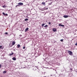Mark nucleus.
<instances>
[{
  "instance_id": "obj_20",
  "label": "nucleus",
  "mask_w": 77,
  "mask_h": 77,
  "mask_svg": "<svg viewBox=\"0 0 77 77\" xmlns=\"http://www.w3.org/2000/svg\"><path fill=\"white\" fill-rule=\"evenodd\" d=\"M6 73V71H4L3 72V73L4 74H5V73Z\"/></svg>"
},
{
  "instance_id": "obj_29",
  "label": "nucleus",
  "mask_w": 77,
  "mask_h": 77,
  "mask_svg": "<svg viewBox=\"0 0 77 77\" xmlns=\"http://www.w3.org/2000/svg\"><path fill=\"white\" fill-rule=\"evenodd\" d=\"M49 24H51V23L49 22Z\"/></svg>"
},
{
  "instance_id": "obj_28",
  "label": "nucleus",
  "mask_w": 77,
  "mask_h": 77,
  "mask_svg": "<svg viewBox=\"0 0 77 77\" xmlns=\"http://www.w3.org/2000/svg\"><path fill=\"white\" fill-rule=\"evenodd\" d=\"M70 70H72V68H70Z\"/></svg>"
},
{
  "instance_id": "obj_10",
  "label": "nucleus",
  "mask_w": 77,
  "mask_h": 77,
  "mask_svg": "<svg viewBox=\"0 0 77 77\" xmlns=\"http://www.w3.org/2000/svg\"><path fill=\"white\" fill-rule=\"evenodd\" d=\"M12 59H13V60H16V58L15 57H13Z\"/></svg>"
},
{
  "instance_id": "obj_9",
  "label": "nucleus",
  "mask_w": 77,
  "mask_h": 77,
  "mask_svg": "<svg viewBox=\"0 0 77 77\" xmlns=\"http://www.w3.org/2000/svg\"><path fill=\"white\" fill-rule=\"evenodd\" d=\"M17 46V48H20V45H18Z\"/></svg>"
},
{
  "instance_id": "obj_11",
  "label": "nucleus",
  "mask_w": 77,
  "mask_h": 77,
  "mask_svg": "<svg viewBox=\"0 0 77 77\" xmlns=\"http://www.w3.org/2000/svg\"><path fill=\"white\" fill-rule=\"evenodd\" d=\"M41 10V11H45V9H44V8H42Z\"/></svg>"
},
{
  "instance_id": "obj_8",
  "label": "nucleus",
  "mask_w": 77,
  "mask_h": 77,
  "mask_svg": "<svg viewBox=\"0 0 77 77\" xmlns=\"http://www.w3.org/2000/svg\"><path fill=\"white\" fill-rule=\"evenodd\" d=\"M42 5H44V6H45V2H43L42 3Z\"/></svg>"
},
{
  "instance_id": "obj_26",
  "label": "nucleus",
  "mask_w": 77,
  "mask_h": 77,
  "mask_svg": "<svg viewBox=\"0 0 77 77\" xmlns=\"http://www.w3.org/2000/svg\"><path fill=\"white\" fill-rule=\"evenodd\" d=\"M5 34H6V35H8V32H5Z\"/></svg>"
},
{
  "instance_id": "obj_5",
  "label": "nucleus",
  "mask_w": 77,
  "mask_h": 77,
  "mask_svg": "<svg viewBox=\"0 0 77 77\" xmlns=\"http://www.w3.org/2000/svg\"><path fill=\"white\" fill-rule=\"evenodd\" d=\"M56 30H57L55 28H54L53 29V32H56Z\"/></svg>"
},
{
  "instance_id": "obj_2",
  "label": "nucleus",
  "mask_w": 77,
  "mask_h": 77,
  "mask_svg": "<svg viewBox=\"0 0 77 77\" xmlns=\"http://www.w3.org/2000/svg\"><path fill=\"white\" fill-rule=\"evenodd\" d=\"M15 44V41H13L12 42V45H11L10 47H12L13 45H14Z\"/></svg>"
},
{
  "instance_id": "obj_3",
  "label": "nucleus",
  "mask_w": 77,
  "mask_h": 77,
  "mask_svg": "<svg viewBox=\"0 0 77 77\" xmlns=\"http://www.w3.org/2000/svg\"><path fill=\"white\" fill-rule=\"evenodd\" d=\"M19 5H23V3L21 2H19L18 3Z\"/></svg>"
},
{
  "instance_id": "obj_13",
  "label": "nucleus",
  "mask_w": 77,
  "mask_h": 77,
  "mask_svg": "<svg viewBox=\"0 0 77 77\" xmlns=\"http://www.w3.org/2000/svg\"><path fill=\"white\" fill-rule=\"evenodd\" d=\"M44 8L45 9V10H47V9H48V8Z\"/></svg>"
},
{
  "instance_id": "obj_21",
  "label": "nucleus",
  "mask_w": 77,
  "mask_h": 77,
  "mask_svg": "<svg viewBox=\"0 0 77 77\" xmlns=\"http://www.w3.org/2000/svg\"><path fill=\"white\" fill-rule=\"evenodd\" d=\"M44 25H45V23H43V24H42V27H43V26H44Z\"/></svg>"
},
{
  "instance_id": "obj_30",
  "label": "nucleus",
  "mask_w": 77,
  "mask_h": 77,
  "mask_svg": "<svg viewBox=\"0 0 77 77\" xmlns=\"http://www.w3.org/2000/svg\"><path fill=\"white\" fill-rule=\"evenodd\" d=\"M5 15H8V14H5Z\"/></svg>"
},
{
  "instance_id": "obj_4",
  "label": "nucleus",
  "mask_w": 77,
  "mask_h": 77,
  "mask_svg": "<svg viewBox=\"0 0 77 77\" xmlns=\"http://www.w3.org/2000/svg\"><path fill=\"white\" fill-rule=\"evenodd\" d=\"M63 17H64L65 18H68V16L65 15L63 16Z\"/></svg>"
},
{
  "instance_id": "obj_16",
  "label": "nucleus",
  "mask_w": 77,
  "mask_h": 77,
  "mask_svg": "<svg viewBox=\"0 0 77 77\" xmlns=\"http://www.w3.org/2000/svg\"><path fill=\"white\" fill-rule=\"evenodd\" d=\"M36 68H35V67H34L33 69V70H34V71H36Z\"/></svg>"
},
{
  "instance_id": "obj_22",
  "label": "nucleus",
  "mask_w": 77,
  "mask_h": 77,
  "mask_svg": "<svg viewBox=\"0 0 77 77\" xmlns=\"http://www.w3.org/2000/svg\"><path fill=\"white\" fill-rule=\"evenodd\" d=\"M51 4H52V2H51V3H49V5H51Z\"/></svg>"
},
{
  "instance_id": "obj_27",
  "label": "nucleus",
  "mask_w": 77,
  "mask_h": 77,
  "mask_svg": "<svg viewBox=\"0 0 77 77\" xmlns=\"http://www.w3.org/2000/svg\"><path fill=\"white\" fill-rule=\"evenodd\" d=\"M75 45H77V42L75 44Z\"/></svg>"
},
{
  "instance_id": "obj_6",
  "label": "nucleus",
  "mask_w": 77,
  "mask_h": 77,
  "mask_svg": "<svg viewBox=\"0 0 77 77\" xmlns=\"http://www.w3.org/2000/svg\"><path fill=\"white\" fill-rule=\"evenodd\" d=\"M58 26H61V27H64V25L61 24H59Z\"/></svg>"
},
{
  "instance_id": "obj_31",
  "label": "nucleus",
  "mask_w": 77,
  "mask_h": 77,
  "mask_svg": "<svg viewBox=\"0 0 77 77\" xmlns=\"http://www.w3.org/2000/svg\"><path fill=\"white\" fill-rule=\"evenodd\" d=\"M51 75V76H52V75Z\"/></svg>"
},
{
  "instance_id": "obj_1",
  "label": "nucleus",
  "mask_w": 77,
  "mask_h": 77,
  "mask_svg": "<svg viewBox=\"0 0 77 77\" xmlns=\"http://www.w3.org/2000/svg\"><path fill=\"white\" fill-rule=\"evenodd\" d=\"M67 51L69 55H70V56H72V54H73L72 52L70 51Z\"/></svg>"
},
{
  "instance_id": "obj_17",
  "label": "nucleus",
  "mask_w": 77,
  "mask_h": 77,
  "mask_svg": "<svg viewBox=\"0 0 77 77\" xmlns=\"http://www.w3.org/2000/svg\"><path fill=\"white\" fill-rule=\"evenodd\" d=\"M44 27H48V25H46L45 26H44Z\"/></svg>"
},
{
  "instance_id": "obj_23",
  "label": "nucleus",
  "mask_w": 77,
  "mask_h": 77,
  "mask_svg": "<svg viewBox=\"0 0 77 77\" xmlns=\"http://www.w3.org/2000/svg\"><path fill=\"white\" fill-rule=\"evenodd\" d=\"M2 14H3V15H5V14L4 12L2 13Z\"/></svg>"
},
{
  "instance_id": "obj_24",
  "label": "nucleus",
  "mask_w": 77,
  "mask_h": 77,
  "mask_svg": "<svg viewBox=\"0 0 77 77\" xmlns=\"http://www.w3.org/2000/svg\"><path fill=\"white\" fill-rule=\"evenodd\" d=\"M63 39H61L60 40V41L61 42H63Z\"/></svg>"
},
{
  "instance_id": "obj_7",
  "label": "nucleus",
  "mask_w": 77,
  "mask_h": 77,
  "mask_svg": "<svg viewBox=\"0 0 77 77\" xmlns=\"http://www.w3.org/2000/svg\"><path fill=\"white\" fill-rule=\"evenodd\" d=\"M28 30H29V28H26L25 29V32H27Z\"/></svg>"
},
{
  "instance_id": "obj_12",
  "label": "nucleus",
  "mask_w": 77,
  "mask_h": 77,
  "mask_svg": "<svg viewBox=\"0 0 77 77\" xmlns=\"http://www.w3.org/2000/svg\"><path fill=\"white\" fill-rule=\"evenodd\" d=\"M14 53H12V54H9V56H11L12 55H13L14 54Z\"/></svg>"
},
{
  "instance_id": "obj_14",
  "label": "nucleus",
  "mask_w": 77,
  "mask_h": 77,
  "mask_svg": "<svg viewBox=\"0 0 77 77\" xmlns=\"http://www.w3.org/2000/svg\"><path fill=\"white\" fill-rule=\"evenodd\" d=\"M17 6H19V7H20V5H17L15 6V7H16V8H17Z\"/></svg>"
},
{
  "instance_id": "obj_25",
  "label": "nucleus",
  "mask_w": 77,
  "mask_h": 77,
  "mask_svg": "<svg viewBox=\"0 0 77 77\" xmlns=\"http://www.w3.org/2000/svg\"><path fill=\"white\" fill-rule=\"evenodd\" d=\"M26 48V47L25 46H24L23 47V49H25Z\"/></svg>"
},
{
  "instance_id": "obj_19",
  "label": "nucleus",
  "mask_w": 77,
  "mask_h": 77,
  "mask_svg": "<svg viewBox=\"0 0 77 77\" xmlns=\"http://www.w3.org/2000/svg\"><path fill=\"white\" fill-rule=\"evenodd\" d=\"M25 21H28V20H29V19H25Z\"/></svg>"
},
{
  "instance_id": "obj_15",
  "label": "nucleus",
  "mask_w": 77,
  "mask_h": 77,
  "mask_svg": "<svg viewBox=\"0 0 77 77\" xmlns=\"http://www.w3.org/2000/svg\"><path fill=\"white\" fill-rule=\"evenodd\" d=\"M0 49H3V47L2 46H0Z\"/></svg>"
},
{
  "instance_id": "obj_18",
  "label": "nucleus",
  "mask_w": 77,
  "mask_h": 77,
  "mask_svg": "<svg viewBox=\"0 0 77 77\" xmlns=\"http://www.w3.org/2000/svg\"><path fill=\"white\" fill-rule=\"evenodd\" d=\"M6 6L5 5L2 6V7L3 8H6Z\"/></svg>"
}]
</instances>
